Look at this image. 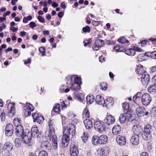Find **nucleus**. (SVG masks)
I'll list each match as a JSON object with an SVG mask.
<instances>
[{
	"label": "nucleus",
	"instance_id": "nucleus-49",
	"mask_svg": "<svg viewBox=\"0 0 156 156\" xmlns=\"http://www.w3.org/2000/svg\"><path fill=\"white\" fill-rule=\"evenodd\" d=\"M32 116L34 119V122H36L37 121V118L38 117V115L35 113H33L32 114Z\"/></svg>",
	"mask_w": 156,
	"mask_h": 156
},
{
	"label": "nucleus",
	"instance_id": "nucleus-45",
	"mask_svg": "<svg viewBox=\"0 0 156 156\" xmlns=\"http://www.w3.org/2000/svg\"><path fill=\"white\" fill-rule=\"evenodd\" d=\"M92 42L91 39H86L84 41L83 43L84 46L86 47L88 45V44H90Z\"/></svg>",
	"mask_w": 156,
	"mask_h": 156
},
{
	"label": "nucleus",
	"instance_id": "nucleus-8",
	"mask_svg": "<svg viewBox=\"0 0 156 156\" xmlns=\"http://www.w3.org/2000/svg\"><path fill=\"white\" fill-rule=\"evenodd\" d=\"M74 79V83H76L80 85L81 83V79L80 77H77L74 78V76L71 77L67 76L66 78V83L67 84H70L71 83H72V81L73 79Z\"/></svg>",
	"mask_w": 156,
	"mask_h": 156
},
{
	"label": "nucleus",
	"instance_id": "nucleus-38",
	"mask_svg": "<svg viewBox=\"0 0 156 156\" xmlns=\"http://www.w3.org/2000/svg\"><path fill=\"white\" fill-rule=\"evenodd\" d=\"M118 42L123 44L125 43H129L128 41L126 40V38L124 37H122L119 38L118 40Z\"/></svg>",
	"mask_w": 156,
	"mask_h": 156
},
{
	"label": "nucleus",
	"instance_id": "nucleus-32",
	"mask_svg": "<svg viewBox=\"0 0 156 156\" xmlns=\"http://www.w3.org/2000/svg\"><path fill=\"white\" fill-rule=\"evenodd\" d=\"M87 102V104H90L94 101V97L93 95H88L86 98Z\"/></svg>",
	"mask_w": 156,
	"mask_h": 156
},
{
	"label": "nucleus",
	"instance_id": "nucleus-60",
	"mask_svg": "<svg viewBox=\"0 0 156 156\" xmlns=\"http://www.w3.org/2000/svg\"><path fill=\"white\" fill-rule=\"evenodd\" d=\"M10 30L13 32H16L18 30L17 28H15L13 27H11L10 28Z\"/></svg>",
	"mask_w": 156,
	"mask_h": 156
},
{
	"label": "nucleus",
	"instance_id": "nucleus-54",
	"mask_svg": "<svg viewBox=\"0 0 156 156\" xmlns=\"http://www.w3.org/2000/svg\"><path fill=\"white\" fill-rule=\"evenodd\" d=\"M6 152H5V151H3V155L4 156H11V153H10V151H6Z\"/></svg>",
	"mask_w": 156,
	"mask_h": 156
},
{
	"label": "nucleus",
	"instance_id": "nucleus-37",
	"mask_svg": "<svg viewBox=\"0 0 156 156\" xmlns=\"http://www.w3.org/2000/svg\"><path fill=\"white\" fill-rule=\"evenodd\" d=\"M148 90L150 93H154L156 92V87L154 84H153L148 88Z\"/></svg>",
	"mask_w": 156,
	"mask_h": 156
},
{
	"label": "nucleus",
	"instance_id": "nucleus-55",
	"mask_svg": "<svg viewBox=\"0 0 156 156\" xmlns=\"http://www.w3.org/2000/svg\"><path fill=\"white\" fill-rule=\"evenodd\" d=\"M30 26L32 29L36 26L35 23L34 22H31L29 24Z\"/></svg>",
	"mask_w": 156,
	"mask_h": 156
},
{
	"label": "nucleus",
	"instance_id": "nucleus-43",
	"mask_svg": "<svg viewBox=\"0 0 156 156\" xmlns=\"http://www.w3.org/2000/svg\"><path fill=\"white\" fill-rule=\"evenodd\" d=\"M114 49L117 52H123L121 47L119 45H116L114 47Z\"/></svg>",
	"mask_w": 156,
	"mask_h": 156
},
{
	"label": "nucleus",
	"instance_id": "nucleus-18",
	"mask_svg": "<svg viewBox=\"0 0 156 156\" xmlns=\"http://www.w3.org/2000/svg\"><path fill=\"white\" fill-rule=\"evenodd\" d=\"M116 140L117 143L120 145H124L126 142L125 137L121 135H118L117 136Z\"/></svg>",
	"mask_w": 156,
	"mask_h": 156
},
{
	"label": "nucleus",
	"instance_id": "nucleus-14",
	"mask_svg": "<svg viewBox=\"0 0 156 156\" xmlns=\"http://www.w3.org/2000/svg\"><path fill=\"white\" fill-rule=\"evenodd\" d=\"M69 154L71 156H77L78 155L79 151L76 146L73 144L70 145Z\"/></svg>",
	"mask_w": 156,
	"mask_h": 156
},
{
	"label": "nucleus",
	"instance_id": "nucleus-64",
	"mask_svg": "<svg viewBox=\"0 0 156 156\" xmlns=\"http://www.w3.org/2000/svg\"><path fill=\"white\" fill-rule=\"evenodd\" d=\"M152 81L153 83H156V74L153 77Z\"/></svg>",
	"mask_w": 156,
	"mask_h": 156
},
{
	"label": "nucleus",
	"instance_id": "nucleus-62",
	"mask_svg": "<svg viewBox=\"0 0 156 156\" xmlns=\"http://www.w3.org/2000/svg\"><path fill=\"white\" fill-rule=\"evenodd\" d=\"M140 156H149L148 153L145 152H143L141 153Z\"/></svg>",
	"mask_w": 156,
	"mask_h": 156
},
{
	"label": "nucleus",
	"instance_id": "nucleus-20",
	"mask_svg": "<svg viewBox=\"0 0 156 156\" xmlns=\"http://www.w3.org/2000/svg\"><path fill=\"white\" fill-rule=\"evenodd\" d=\"M145 69L146 68L142 65H139L137 67L136 72L141 76L143 74L147 73L145 71Z\"/></svg>",
	"mask_w": 156,
	"mask_h": 156
},
{
	"label": "nucleus",
	"instance_id": "nucleus-1",
	"mask_svg": "<svg viewBox=\"0 0 156 156\" xmlns=\"http://www.w3.org/2000/svg\"><path fill=\"white\" fill-rule=\"evenodd\" d=\"M75 127L73 124H69L67 128L64 127L63 133V136L62 139V146L64 147H66L69 144V137L74 136L75 134Z\"/></svg>",
	"mask_w": 156,
	"mask_h": 156
},
{
	"label": "nucleus",
	"instance_id": "nucleus-57",
	"mask_svg": "<svg viewBox=\"0 0 156 156\" xmlns=\"http://www.w3.org/2000/svg\"><path fill=\"white\" fill-rule=\"evenodd\" d=\"M84 113L85 114V115L87 117H89V111L87 110L86 109H85L84 112Z\"/></svg>",
	"mask_w": 156,
	"mask_h": 156
},
{
	"label": "nucleus",
	"instance_id": "nucleus-40",
	"mask_svg": "<svg viewBox=\"0 0 156 156\" xmlns=\"http://www.w3.org/2000/svg\"><path fill=\"white\" fill-rule=\"evenodd\" d=\"M81 138L83 142L85 143L88 139V133L84 132L83 135L81 136Z\"/></svg>",
	"mask_w": 156,
	"mask_h": 156
},
{
	"label": "nucleus",
	"instance_id": "nucleus-52",
	"mask_svg": "<svg viewBox=\"0 0 156 156\" xmlns=\"http://www.w3.org/2000/svg\"><path fill=\"white\" fill-rule=\"evenodd\" d=\"M0 117L2 121H4L5 119V114L2 112H1L0 113Z\"/></svg>",
	"mask_w": 156,
	"mask_h": 156
},
{
	"label": "nucleus",
	"instance_id": "nucleus-27",
	"mask_svg": "<svg viewBox=\"0 0 156 156\" xmlns=\"http://www.w3.org/2000/svg\"><path fill=\"white\" fill-rule=\"evenodd\" d=\"M104 99L100 95H97L96 97V101L99 105H101L104 103Z\"/></svg>",
	"mask_w": 156,
	"mask_h": 156
},
{
	"label": "nucleus",
	"instance_id": "nucleus-15",
	"mask_svg": "<svg viewBox=\"0 0 156 156\" xmlns=\"http://www.w3.org/2000/svg\"><path fill=\"white\" fill-rule=\"evenodd\" d=\"M14 105V103H9L8 105V108L9 110L8 112L9 115L11 117H13L15 113V108Z\"/></svg>",
	"mask_w": 156,
	"mask_h": 156
},
{
	"label": "nucleus",
	"instance_id": "nucleus-17",
	"mask_svg": "<svg viewBox=\"0 0 156 156\" xmlns=\"http://www.w3.org/2000/svg\"><path fill=\"white\" fill-rule=\"evenodd\" d=\"M45 137H47V139L48 140H50L51 138H52V141L53 142L52 145L54 149H56L58 147V140L57 137L56 135H55V133H54L53 135L51 136V139L50 140L48 139V136Z\"/></svg>",
	"mask_w": 156,
	"mask_h": 156
},
{
	"label": "nucleus",
	"instance_id": "nucleus-41",
	"mask_svg": "<svg viewBox=\"0 0 156 156\" xmlns=\"http://www.w3.org/2000/svg\"><path fill=\"white\" fill-rule=\"evenodd\" d=\"M100 88L102 90H105L107 88V84L105 82H102L100 84Z\"/></svg>",
	"mask_w": 156,
	"mask_h": 156
},
{
	"label": "nucleus",
	"instance_id": "nucleus-11",
	"mask_svg": "<svg viewBox=\"0 0 156 156\" xmlns=\"http://www.w3.org/2000/svg\"><path fill=\"white\" fill-rule=\"evenodd\" d=\"M141 83L144 85H148L150 82L149 75L147 73L143 74L140 76Z\"/></svg>",
	"mask_w": 156,
	"mask_h": 156
},
{
	"label": "nucleus",
	"instance_id": "nucleus-42",
	"mask_svg": "<svg viewBox=\"0 0 156 156\" xmlns=\"http://www.w3.org/2000/svg\"><path fill=\"white\" fill-rule=\"evenodd\" d=\"M15 146L17 147H20L21 145V141L19 138H17L15 139Z\"/></svg>",
	"mask_w": 156,
	"mask_h": 156
},
{
	"label": "nucleus",
	"instance_id": "nucleus-7",
	"mask_svg": "<svg viewBox=\"0 0 156 156\" xmlns=\"http://www.w3.org/2000/svg\"><path fill=\"white\" fill-rule=\"evenodd\" d=\"M141 100L142 103L144 105H147L151 101V98L149 94H144L142 95Z\"/></svg>",
	"mask_w": 156,
	"mask_h": 156
},
{
	"label": "nucleus",
	"instance_id": "nucleus-19",
	"mask_svg": "<svg viewBox=\"0 0 156 156\" xmlns=\"http://www.w3.org/2000/svg\"><path fill=\"white\" fill-rule=\"evenodd\" d=\"M140 136L133 135L131 138L130 141L132 144L134 145H136L139 142V136Z\"/></svg>",
	"mask_w": 156,
	"mask_h": 156
},
{
	"label": "nucleus",
	"instance_id": "nucleus-56",
	"mask_svg": "<svg viewBox=\"0 0 156 156\" xmlns=\"http://www.w3.org/2000/svg\"><path fill=\"white\" fill-rule=\"evenodd\" d=\"M148 42H149L147 41H146V40H143L141 42V46L142 47V46H145V45L146 44H147V43H148Z\"/></svg>",
	"mask_w": 156,
	"mask_h": 156
},
{
	"label": "nucleus",
	"instance_id": "nucleus-2",
	"mask_svg": "<svg viewBox=\"0 0 156 156\" xmlns=\"http://www.w3.org/2000/svg\"><path fill=\"white\" fill-rule=\"evenodd\" d=\"M49 130L45 133V136H48L49 139H51V136L54 132V121L53 119H49L48 121Z\"/></svg>",
	"mask_w": 156,
	"mask_h": 156
},
{
	"label": "nucleus",
	"instance_id": "nucleus-31",
	"mask_svg": "<svg viewBox=\"0 0 156 156\" xmlns=\"http://www.w3.org/2000/svg\"><path fill=\"white\" fill-rule=\"evenodd\" d=\"M71 89L73 90H78L80 88V85L76 83H71Z\"/></svg>",
	"mask_w": 156,
	"mask_h": 156
},
{
	"label": "nucleus",
	"instance_id": "nucleus-10",
	"mask_svg": "<svg viewBox=\"0 0 156 156\" xmlns=\"http://www.w3.org/2000/svg\"><path fill=\"white\" fill-rule=\"evenodd\" d=\"M104 44V42L101 39H98L96 41L95 44L93 47L94 51H96L99 49V48L102 47Z\"/></svg>",
	"mask_w": 156,
	"mask_h": 156
},
{
	"label": "nucleus",
	"instance_id": "nucleus-39",
	"mask_svg": "<svg viewBox=\"0 0 156 156\" xmlns=\"http://www.w3.org/2000/svg\"><path fill=\"white\" fill-rule=\"evenodd\" d=\"M147 56L145 55V53L144 54H139L137 56V59L139 61H142L144 60L145 59V56Z\"/></svg>",
	"mask_w": 156,
	"mask_h": 156
},
{
	"label": "nucleus",
	"instance_id": "nucleus-12",
	"mask_svg": "<svg viewBox=\"0 0 156 156\" xmlns=\"http://www.w3.org/2000/svg\"><path fill=\"white\" fill-rule=\"evenodd\" d=\"M14 131L13 126L11 124H8L5 129V134L8 136H12Z\"/></svg>",
	"mask_w": 156,
	"mask_h": 156
},
{
	"label": "nucleus",
	"instance_id": "nucleus-36",
	"mask_svg": "<svg viewBox=\"0 0 156 156\" xmlns=\"http://www.w3.org/2000/svg\"><path fill=\"white\" fill-rule=\"evenodd\" d=\"M98 136H94L92 138V143L94 145L99 144Z\"/></svg>",
	"mask_w": 156,
	"mask_h": 156
},
{
	"label": "nucleus",
	"instance_id": "nucleus-59",
	"mask_svg": "<svg viewBox=\"0 0 156 156\" xmlns=\"http://www.w3.org/2000/svg\"><path fill=\"white\" fill-rule=\"evenodd\" d=\"M133 49L135 50V52H136V51L141 52V51H142V49H141L140 48L137 47H134Z\"/></svg>",
	"mask_w": 156,
	"mask_h": 156
},
{
	"label": "nucleus",
	"instance_id": "nucleus-53",
	"mask_svg": "<svg viewBox=\"0 0 156 156\" xmlns=\"http://www.w3.org/2000/svg\"><path fill=\"white\" fill-rule=\"evenodd\" d=\"M37 19L41 23H44V18L41 16H38L37 17Z\"/></svg>",
	"mask_w": 156,
	"mask_h": 156
},
{
	"label": "nucleus",
	"instance_id": "nucleus-3",
	"mask_svg": "<svg viewBox=\"0 0 156 156\" xmlns=\"http://www.w3.org/2000/svg\"><path fill=\"white\" fill-rule=\"evenodd\" d=\"M20 119L17 118H15L13 121L14 124H15V125L16 126L15 129L16 135L17 136L19 137L22 136V135L25 131L24 130L23 127L21 125L19 124L16 126V125L15 124L17 122L20 123Z\"/></svg>",
	"mask_w": 156,
	"mask_h": 156
},
{
	"label": "nucleus",
	"instance_id": "nucleus-13",
	"mask_svg": "<svg viewBox=\"0 0 156 156\" xmlns=\"http://www.w3.org/2000/svg\"><path fill=\"white\" fill-rule=\"evenodd\" d=\"M115 121L114 117L111 115H108L104 119V122L108 125L112 124Z\"/></svg>",
	"mask_w": 156,
	"mask_h": 156
},
{
	"label": "nucleus",
	"instance_id": "nucleus-21",
	"mask_svg": "<svg viewBox=\"0 0 156 156\" xmlns=\"http://www.w3.org/2000/svg\"><path fill=\"white\" fill-rule=\"evenodd\" d=\"M13 147L12 144L9 142H7L5 144L2 149H3V151H11L13 149Z\"/></svg>",
	"mask_w": 156,
	"mask_h": 156
},
{
	"label": "nucleus",
	"instance_id": "nucleus-47",
	"mask_svg": "<svg viewBox=\"0 0 156 156\" xmlns=\"http://www.w3.org/2000/svg\"><path fill=\"white\" fill-rule=\"evenodd\" d=\"M44 117L42 116H38V118L37 119V121L38 123L39 124H41L43 122V121H44Z\"/></svg>",
	"mask_w": 156,
	"mask_h": 156
},
{
	"label": "nucleus",
	"instance_id": "nucleus-46",
	"mask_svg": "<svg viewBox=\"0 0 156 156\" xmlns=\"http://www.w3.org/2000/svg\"><path fill=\"white\" fill-rule=\"evenodd\" d=\"M38 131V130L37 127H36L32 128L31 129V132L32 133V135L33 134L35 135V134H37V133Z\"/></svg>",
	"mask_w": 156,
	"mask_h": 156
},
{
	"label": "nucleus",
	"instance_id": "nucleus-4",
	"mask_svg": "<svg viewBox=\"0 0 156 156\" xmlns=\"http://www.w3.org/2000/svg\"><path fill=\"white\" fill-rule=\"evenodd\" d=\"M32 136V133L28 130H26L20 137H21L22 141L23 143L27 144L30 142Z\"/></svg>",
	"mask_w": 156,
	"mask_h": 156
},
{
	"label": "nucleus",
	"instance_id": "nucleus-35",
	"mask_svg": "<svg viewBox=\"0 0 156 156\" xmlns=\"http://www.w3.org/2000/svg\"><path fill=\"white\" fill-rule=\"evenodd\" d=\"M60 105L58 104H56L53 109V111L56 113H59L61 111Z\"/></svg>",
	"mask_w": 156,
	"mask_h": 156
},
{
	"label": "nucleus",
	"instance_id": "nucleus-33",
	"mask_svg": "<svg viewBox=\"0 0 156 156\" xmlns=\"http://www.w3.org/2000/svg\"><path fill=\"white\" fill-rule=\"evenodd\" d=\"M145 55L147 57H150L153 59H156V51L152 52H147L145 53Z\"/></svg>",
	"mask_w": 156,
	"mask_h": 156
},
{
	"label": "nucleus",
	"instance_id": "nucleus-30",
	"mask_svg": "<svg viewBox=\"0 0 156 156\" xmlns=\"http://www.w3.org/2000/svg\"><path fill=\"white\" fill-rule=\"evenodd\" d=\"M151 126L150 124L146 126L144 128V132L146 135L150 134L151 130Z\"/></svg>",
	"mask_w": 156,
	"mask_h": 156
},
{
	"label": "nucleus",
	"instance_id": "nucleus-23",
	"mask_svg": "<svg viewBox=\"0 0 156 156\" xmlns=\"http://www.w3.org/2000/svg\"><path fill=\"white\" fill-rule=\"evenodd\" d=\"M86 129H89L93 127V123L91 120L89 119H85L83 121Z\"/></svg>",
	"mask_w": 156,
	"mask_h": 156
},
{
	"label": "nucleus",
	"instance_id": "nucleus-5",
	"mask_svg": "<svg viewBox=\"0 0 156 156\" xmlns=\"http://www.w3.org/2000/svg\"><path fill=\"white\" fill-rule=\"evenodd\" d=\"M26 105L27 106L23 107V112L25 115L27 116L31 115V112L34 110V108L30 103H27Z\"/></svg>",
	"mask_w": 156,
	"mask_h": 156
},
{
	"label": "nucleus",
	"instance_id": "nucleus-50",
	"mask_svg": "<svg viewBox=\"0 0 156 156\" xmlns=\"http://www.w3.org/2000/svg\"><path fill=\"white\" fill-rule=\"evenodd\" d=\"M122 107L124 110L128 109L129 107V104L126 102L124 103L122 105Z\"/></svg>",
	"mask_w": 156,
	"mask_h": 156
},
{
	"label": "nucleus",
	"instance_id": "nucleus-24",
	"mask_svg": "<svg viewBox=\"0 0 156 156\" xmlns=\"http://www.w3.org/2000/svg\"><path fill=\"white\" fill-rule=\"evenodd\" d=\"M113 99L112 97L108 98L106 99L104 101V103L105 105L107 107H108L112 106L113 104Z\"/></svg>",
	"mask_w": 156,
	"mask_h": 156
},
{
	"label": "nucleus",
	"instance_id": "nucleus-26",
	"mask_svg": "<svg viewBox=\"0 0 156 156\" xmlns=\"http://www.w3.org/2000/svg\"><path fill=\"white\" fill-rule=\"evenodd\" d=\"M121 127L119 125L115 126L112 129V132L114 135H117L120 131Z\"/></svg>",
	"mask_w": 156,
	"mask_h": 156
},
{
	"label": "nucleus",
	"instance_id": "nucleus-44",
	"mask_svg": "<svg viewBox=\"0 0 156 156\" xmlns=\"http://www.w3.org/2000/svg\"><path fill=\"white\" fill-rule=\"evenodd\" d=\"M39 50L42 54V56H44L45 55V49L44 47H40L39 49Z\"/></svg>",
	"mask_w": 156,
	"mask_h": 156
},
{
	"label": "nucleus",
	"instance_id": "nucleus-63",
	"mask_svg": "<svg viewBox=\"0 0 156 156\" xmlns=\"http://www.w3.org/2000/svg\"><path fill=\"white\" fill-rule=\"evenodd\" d=\"M106 44L107 45H112L114 44V43L111 41H107L106 42Z\"/></svg>",
	"mask_w": 156,
	"mask_h": 156
},
{
	"label": "nucleus",
	"instance_id": "nucleus-25",
	"mask_svg": "<svg viewBox=\"0 0 156 156\" xmlns=\"http://www.w3.org/2000/svg\"><path fill=\"white\" fill-rule=\"evenodd\" d=\"M145 112L144 108L142 107L137 108L136 110V113L137 115L144 116V112Z\"/></svg>",
	"mask_w": 156,
	"mask_h": 156
},
{
	"label": "nucleus",
	"instance_id": "nucleus-58",
	"mask_svg": "<svg viewBox=\"0 0 156 156\" xmlns=\"http://www.w3.org/2000/svg\"><path fill=\"white\" fill-rule=\"evenodd\" d=\"M100 22L99 21H95L94 20H93L92 21V23L93 24L96 26H98L100 23Z\"/></svg>",
	"mask_w": 156,
	"mask_h": 156
},
{
	"label": "nucleus",
	"instance_id": "nucleus-61",
	"mask_svg": "<svg viewBox=\"0 0 156 156\" xmlns=\"http://www.w3.org/2000/svg\"><path fill=\"white\" fill-rule=\"evenodd\" d=\"M99 59L100 62H104L105 60V58L102 55L99 58Z\"/></svg>",
	"mask_w": 156,
	"mask_h": 156
},
{
	"label": "nucleus",
	"instance_id": "nucleus-6",
	"mask_svg": "<svg viewBox=\"0 0 156 156\" xmlns=\"http://www.w3.org/2000/svg\"><path fill=\"white\" fill-rule=\"evenodd\" d=\"M105 126L104 122L101 121H96L94 124V128L98 132L103 131L105 130Z\"/></svg>",
	"mask_w": 156,
	"mask_h": 156
},
{
	"label": "nucleus",
	"instance_id": "nucleus-16",
	"mask_svg": "<svg viewBox=\"0 0 156 156\" xmlns=\"http://www.w3.org/2000/svg\"><path fill=\"white\" fill-rule=\"evenodd\" d=\"M142 131V129L140 126L139 125H134L133 127V135L140 136L141 134V132Z\"/></svg>",
	"mask_w": 156,
	"mask_h": 156
},
{
	"label": "nucleus",
	"instance_id": "nucleus-34",
	"mask_svg": "<svg viewBox=\"0 0 156 156\" xmlns=\"http://www.w3.org/2000/svg\"><path fill=\"white\" fill-rule=\"evenodd\" d=\"M99 154L102 156H105L108 154V150L104 148H101L98 150Z\"/></svg>",
	"mask_w": 156,
	"mask_h": 156
},
{
	"label": "nucleus",
	"instance_id": "nucleus-51",
	"mask_svg": "<svg viewBox=\"0 0 156 156\" xmlns=\"http://www.w3.org/2000/svg\"><path fill=\"white\" fill-rule=\"evenodd\" d=\"M83 30L84 32L89 33L90 31V27L88 26L84 27L83 28Z\"/></svg>",
	"mask_w": 156,
	"mask_h": 156
},
{
	"label": "nucleus",
	"instance_id": "nucleus-22",
	"mask_svg": "<svg viewBox=\"0 0 156 156\" xmlns=\"http://www.w3.org/2000/svg\"><path fill=\"white\" fill-rule=\"evenodd\" d=\"M99 144H105L108 140V137L106 136L102 135L98 136Z\"/></svg>",
	"mask_w": 156,
	"mask_h": 156
},
{
	"label": "nucleus",
	"instance_id": "nucleus-28",
	"mask_svg": "<svg viewBox=\"0 0 156 156\" xmlns=\"http://www.w3.org/2000/svg\"><path fill=\"white\" fill-rule=\"evenodd\" d=\"M41 146L44 149L49 150L50 147V144L48 141H43L41 143Z\"/></svg>",
	"mask_w": 156,
	"mask_h": 156
},
{
	"label": "nucleus",
	"instance_id": "nucleus-9",
	"mask_svg": "<svg viewBox=\"0 0 156 156\" xmlns=\"http://www.w3.org/2000/svg\"><path fill=\"white\" fill-rule=\"evenodd\" d=\"M131 116V115L129 113H122L119 117V120L121 123H124L126 120L129 121H132V119L131 120L128 119V117H130Z\"/></svg>",
	"mask_w": 156,
	"mask_h": 156
},
{
	"label": "nucleus",
	"instance_id": "nucleus-29",
	"mask_svg": "<svg viewBox=\"0 0 156 156\" xmlns=\"http://www.w3.org/2000/svg\"><path fill=\"white\" fill-rule=\"evenodd\" d=\"M124 52L126 54L130 56H134L136 53L135 50L132 48L127 49L124 51Z\"/></svg>",
	"mask_w": 156,
	"mask_h": 156
},
{
	"label": "nucleus",
	"instance_id": "nucleus-48",
	"mask_svg": "<svg viewBox=\"0 0 156 156\" xmlns=\"http://www.w3.org/2000/svg\"><path fill=\"white\" fill-rule=\"evenodd\" d=\"M38 156H48V154L46 151L42 150L40 152Z\"/></svg>",
	"mask_w": 156,
	"mask_h": 156
}]
</instances>
